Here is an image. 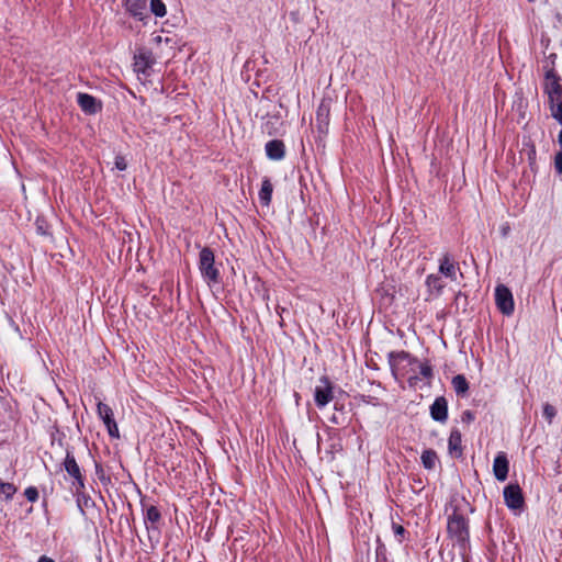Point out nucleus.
I'll use <instances>...</instances> for the list:
<instances>
[{
    "label": "nucleus",
    "mask_w": 562,
    "mask_h": 562,
    "mask_svg": "<svg viewBox=\"0 0 562 562\" xmlns=\"http://www.w3.org/2000/svg\"><path fill=\"white\" fill-rule=\"evenodd\" d=\"M419 367V373L425 379H431L432 378V367L428 362L424 363H417Z\"/></svg>",
    "instance_id": "31"
},
{
    "label": "nucleus",
    "mask_w": 562,
    "mask_h": 562,
    "mask_svg": "<svg viewBox=\"0 0 562 562\" xmlns=\"http://www.w3.org/2000/svg\"><path fill=\"white\" fill-rule=\"evenodd\" d=\"M426 285L430 292H436L438 294L445 286L441 277L438 274H429L426 279Z\"/></svg>",
    "instance_id": "22"
},
{
    "label": "nucleus",
    "mask_w": 562,
    "mask_h": 562,
    "mask_svg": "<svg viewBox=\"0 0 562 562\" xmlns=\"http://www.w3.org/2000/svg\"><path fill=\"white\" fill-rule=\"evenodd\" d=\"M554 167L559 173H562V151L555 155Z\"/></svg>",
    "instance_id": "37"
},
{
    "label": "nucleus",
    "mask_w": 562,
    "mask_h": 562,
    "mask_svg": "<svg viewBox=\"0 0 562 562\" xmlns=\"http://www.w3.org/2000/svg\"><path fill=\"white\" fill-rule=\"evenodd\" d=\"M75 495L77 497V505L81 514H85V507H89L93 505V501L91 497L82 492V490H75Z\"/></svg>",
    "instance_id": "23"
},
{
    "label": "nucleus",
    "mask_w": 562,
    "mask_h": 562,
    "mask_svg": "<svg viewBox=\"0 0 562 562\" xmlns=\"http://www.w3.org/2000/svg\"><path fill=\"white\" fill-rule=\"evenodd\" d=\"M37 562H56V561L53 560L52 558L47 557V555H41L38 558Z\"/></svg>",
    "instance_id": "39"
},
{
    "label": "nucleus",
    "mask_w": 562,
    "mask_h": 562,
    "mask_svg": "<svg viewBox=\"0 0 562 562\" xmlns=\"http://www.w3.org/2000/svg\"><path fill=\"white\" fill-rule=\"evenodd\" d=\"M97 413H98L99 417L103 420V423L108 429L109 436L112 438H119L120 431H119L117 424L114 419V414H113L112 408L108 404L99 402L97 404Z\"/></svg>",
    "instance_id": "8"
},
{
    "label": "nucleus",
    "mask_w": 562,
    "mask_h": 562,
    "mask_svg": "<svg viewBox=\"0 0 562 562\" xmlns=\"http://www.w3.org/2000/svg\"><path fill=\"white\" fill-rule=\"evenodd\" d=\"M36 232L40 235H50L52 224L46 220L43 214L37 215L35 220Z\"/></svg>",
    "instance_id": "24"
},
{
    "label": "nucleus",
    "mask_w": 562,
    "mask_h": 562,
    "mask_svg": "<svg viewBox=\"0 0 562 562\" xmlns=\"http://www.w3.org/2000/svg\"><path fill=\"white\" fill-rule=\"evenodd\" d=\"M392 529H393V532H394L395 537H397L398 542H402L403 538H404V536L406 533L405 528L402 525L393 522Z\"/></svg>",
    "instance_id": "33"
},
{
    "label": "nucleus",
    "mask_w": 562,
    "mask_h": 562,
    "mask_svg": "<svg viewBox=\"0 0 562 562\" xmlns=\"http://www.w3.org/2000/svg\"><path fill=\"white\" fill-rule=\"evenodd\" d=\"M439 272L445 277L456 280L457 279V267L449 254H445L439 260Z\"/></svg>",
    "instance_id": "14"
},
{
    "label": "nucleus",
    "mask_w": 562,
    "mask_h": 562,
    "mask_svg": "<svg viewBox=\"0 0 562 562\" xmlns=\"http://www.w3.org/2000/svg\"><path fill=\"white\" fill-rule=\"evenodd\" d=\"M495 303L502 314L509 316L514 313L513 293L505 284H498L495 288Z\"/></svg>",
    "instance_id": "5"
},
{
    "label": "nucleus",
    "mask_w": 562,
    "mask_h": 562,
    "mask_svg": "<svg viewBox=\"0 0 562 562\" xmlns=\"http://www.w3.org/2000/svg\"><path fill=\"white\" fill-rule=\"evenodd\" d=\"M16 492V487L12 483L3 482L0 479V497L3 496L7 501L11 499Z\"/></svg>",
    "instance_id": "25"
},
{
    "label": "nucleus",
    "mask_w": 562,
    "mask_h": 562,
    "mask_svg": "<svg viewBox=\"0 0 562 562\" xmlns=\"http://www.w3.org/2000/svg\"><path fill=\"white\" fill-rule=\"evenodd\" d=\"M335 413L329 417V422L336 426H345L348 424V412L345 409L344 404L335 403Z\"/></svg>",
    "instance_id": "17"
},
{
    "label": "nucleus",
    "mask_w": 562,
    "mask_h": 562,
    "mask_svg": "<svg viewBox=\"0 0 562 562\" xmlns=\"http://www.w3.org/2000/svg\"><path fill=\"white\" fill-rule=\"evenodd\" d=\"M447 532L449 538L456 541L460 548L465 549L470 541L469 519L459 513L458 509H454L448 517Z\"/></svg>",
    "instance_id": "1"
},
{
    "label": "nucleus",
    "mask_w": 562,
    "mask_h": 562,
    "mask_svg": "<svg viewBox=\"0 0 562 562\" xmlns=\"http://www.w3.org/2000/svg\"><path fill=\"white\" fill-rule=\"evenodd\" d=\"M266 153L270 159L279 160L284 157V144L282 140L273 139L266 144Z\"/></svg>",
    "instance_id": "16"
},
{
    "label": "nucleus",
    "mask_w": 562,
    "mask_h": 562,
    "mask_svg": "<svg viewBox=\"0 0 562 562\" xmlns=\"http://www.w3.org/2000/svg\"><path fill=\"white\" fill-rule=\"evenodd\" d=\"M558 142H559V145L562 147V128H561V132L559 133Z\"/></svg>",
    "instance_id": "41"
},
{
    "label": "nucleus",
    "mask_w": 562,
    "mask_h": 562,
    "mask_svg": "<svg viewBox=\"0 0 562 562\" xmlns=\"http://www.w3.org/2000/svg\"><path fill=\"white\" fill-rule=\"evenodd\" d=\"M160 518H161L160 512L156 506L151 505V506L147 507L146 517H145V519L147 521H149L151 524H156L160 520Z\"/></svg>",
    "instance_id": "29"
},
{
    "label": "nucleus",
    "mask_w": 562,
    "mask_h": 562,
    "mask_svg": "<svg viewBox=\"0 0 562 562\" xmlns=\"http://www.w3.org/2000/svg\"><path fill=\"white\" fill-rule=\"evenodd\" d=\"M551 115L562 124V99L550 103Z\"/></svg>",
    "instance_id": "30"
},
{
    "label": "nucleus",
    "mask_w": 562,
    "mask_h": 562,
    "mask_svg": "<svg viewBox=\"0 0 562 562\" xmlns=\"http://www.w3.org/2000/svg\"><path fill=\"white\" fill-rule=\"evenodd\" d=\"M125 10L135 19L145 22L149 18L147 0H124Z\"/></svg>",
    "instance_id": "10"
},
{
    "label": "nucleus",
    "mask_w": 562,
    "mask_h": 562,
    "mask_svg": "<svg viewBox=\"0 0 562 562\" xmlns=\"http://www.w3.org/2000/svg\"><path fill=\"white\" fill-rule=\"evenodd\" d=\"M329 119V109L326 104L322 103L318 106L316 120L319 123V126L324 125L327 126Z\"/></svg>",
    "instance_id": "26"
},
{
    "label": "nucleus",
    "mask_w": 562,
    "mask_h": 562,
    "mask_svg": "<svg viewBox=\"0 0 562 562\" xmlns=\"http://www.w3.org/2000/svg\"><path fill=\"white\" fill-rule=\"evenodd\" d=\"M114 165H115V168L119 170H125L127 168V164L123 156H116Z\"/></svg>",
    "instance_id": "36"
},
{
    "label": "nucleus",
    "mask_w": 562,
    "mask_h": 562,
    "mask_svg": "<svg viewBox=\"0 0 562 562\" xmlns=\"http://www.w3.org/2000/svg\"><path fill=\"white\" fill-rule=\"evenodd\" d=\"M499 233H501V236L506 238L509 233H510V225L509 223H503L501 226H499Z\"/></svg>",
    "instance_id": "38"
},
{
    "label": "nucleus",
    "mask_w": 562,
    "mask_h": 562,
    "mask_svg": "<svg viewBox=\"0 0 562 562\" xmlns=\"http://www.w3.org/2000/svg\"><path fill=\"white\" fill-rule=\"evenodd\" d=\"M387 361L392 375L397 381L408 373V367L418 363V359L405 350L389 352Z\"/></svg>",
    "instance_id": "3"
},
{
    "label": "nucleus",
    "mask_w": 562,
    "mask_h": 562,
    "mask_svg": "<svg viewBox=\"0 0 562 562\" xmlns=\"http://www.w3.org/2000/svg\"><path fill=\"white\" fill-rule=\"evenodd\" d=\"M422 463L426 470H434L438 462L437 452L432 449H426L422 453Z\"/></svg>",
    "instance_id": "20"
},
{
    "label": "nucleus",
    "mask_w": 562,
    "mask_h": 562,
    "mask_svg": "<svg viewBox=\"0 0 562 562\" xmlns=\"http://www.w3.org/2000/svg\"><path fill=\"white\" fill-rule=\"evenodd\" d=\"M417 380H418V376L414 375V376H409L408 382L411 385H414V384H416Z\"/></svg>",
    "instance_id": "40"
},
{
    "label": "nucleus",
    "mask_w": 562,
    "mask_h": 562,
    "mask_svg": "<svg viewBox=\"0 0 562 562\" xmlns=\"http://www.w3.org/2000/svg\"><path fill=\"white\" fill-rule=\"evenodd\" d=\"M448 451L453 458L460 459L463 456L462 434L459 429L453 428L448 439Z\"/></svg>",
    "instance_id": "12"
},
{
    "label": "nucleus",
    "mask_w": 562,
    "mask_h": 562,
    "mask_svg": "<svg viewBox=\"0 0 562 562\" xmlns=\"http://www.w3.org/2000/svg\"><path fill=\"white\" fill-rule=\"evenodd\" d=\"M334 398V385L327 375L319 378V384L314 390V401L318 408L325 407Z\"/></svg>",
    "instance_id": "4"
},
{
    "label": "nucleus",
    "mask_w": 562,
    "mask_h": 562,
    "mask_svg": "<svg viewBox=\"0 0 562 562\" xmlns=\"http://www.w3.org/2000/svg\"><path fill=\"white\" fill-rule=\"evenodd\" d=\"M557 414H558L557 408L553 405H551L549 403L543 404L542 416L549 425H551L553 423V419L555 418Z\"/></svg>",
    "instance_id": "28"
},
{
    "label": "nucleus",
    "mask_w": 562,
    "mask_h": 562,
    "mask_svg": "<svg viewBox=\"0 0 562 562\" xmlns=\"http://www.w3.org/2000/svg\"><path fill=\"white\" fill-rule=\"evenodd\" d=\"M199 270L209 285L221 282V273L215 266L214 251L210 247H203L199 254Z\"/></svg>",
    "instance_id": "2"
},
{
    "label": "nucleus",
    "mask_w": 562,
    "mask_h": 562,
    "mask_svg": "<svg viewBox=\"0 0 562 562\" xmlns=\"http://www.w3.org/2000/svg\"><path fill=\"white\" fill-rule=\"evenodd\" d=\"M475 419V414L470 411V409H467L464 411L462 414H461V422L464 423V424H471L473 420Z\"/></svg>",
    "instance_id": "35"
},
{
    "label": "nucleus",
    "mask_w": 562,
    "mask_h": 562,
    "mask_svg": "<svg viewBox=\"0 0 562 562\" xmlns=\"http://www.w3.org/2000/svg\"><path fill=\"white\" fill-rule=\"evenodd\" d=\"M24 495L27 498V501L32 502V503H34L38 499V491L34 486H30V487L25 488Z\"/></svg>",
    "instance_id": "32"
},
{
    "label": "nucleus",
    "mask_w": 562,
    "mask_h": 562,
    "mask_svg": "<svg viewBox=\"0 0 562 562\" xmlns=\"http://www.w3.org/2000/svg\"><path fill=\"white\" fill-rule=\"evenodd\" d=\"M272 191H273L272 183L270 182L269 179L265 178L262 180L261 189L259 191V200H260L262 207H266L269 205V203L271 201Z\"/></svg>",
    "instance_id": "19"
},
{
    "label": "nucleus",
    "mask_w": 562,
    "mask_h": 562,
    "mask_svg": "<svg viewBox=\"0 0 562 562\" xmlns=\"http://www.w3.org/2000/svg\"><path fill=\"white\" fill-rule=\"evenodd\" d=\"M504 501L508 508L520 509L524 506V496L518 484H509L504 488Z\"/></svg>",
    "instance_id": "9"
},
{
    "label": "nucleus",
    "mask_w": 562,
    "mask_h": 562,
    "mask_svg": "<svg viewBox=\"0 0 562 562\" xmlns=\"http://www.w3.org/2000/svg\"><path fill=\"white\" fill-rule=\"evenodd\" d=\"M560 77L554 69H549L546 72L544 90L549 95V103H553L562 99V85Z\"/></svg>",
    "instance_id": "7"
},
{
    "label": "nucleus",
    "mask_w": 562,
    "mask_h": 562,
    "mask_svg": "<svg viewBox=\"0 0 562 562\" xmlns=\"http://www.w3.org/2000/svg\"><path fill=\"white\" fill-rule=\"evenodd\" d=\"M63 467L65 471L72 477V486L75 490H83L85 488V477L81 473V469L77 463L75 456L72 452L67 450L66 457L63 462Z\"/></svg>",
    "instance_id": "6"
},
{
    "label": "nucleus",
    "mask_w": 562,
    "mask_h": 562,
    "mask_svg": "<svg viewBox=\"0 0 562 562\" xmlns=\"http://www.w3.org/2000/svg\"><path fill=\"white\" fill-rule=\"evenodd\" d=\"M430 416L435 422L446 423L448 419V401L445 396H438L430 405Z\"/></svg>",
    "instance_id": "11"
},
{
    "label": "nucleus",
    "mask_w": 562,
    "mask_h": 562,
    "mask_svg": "<svg viewBox=\"0 0 562 562\" xmlns=\"http://www.w3.org/2000/svg\"><path fill=\"white\" fill-rule=\"evenodd\" d=\"M160 40H161V37H160V36H157V37H156V42H159Z\"/></svg>",
    "instance_id": "42"
},
{
    "label": "nucleus",
    "mask_w": 562,
    "mask_h": 562,
    "mask_svg": "<svg viewBox=\"0 0 562 562\" xmlns=\"http://www.w3.org/2000/svg\"><path fill=\"white\" fill-rule=\"evenodd\" d=\"M451 384L458 395H464L469 390V383L462 374L453 376Z\"/></svg>",
    "instance_id": "21"
},
{
    "label": "nucleus",
    "mask_w": 562,
    "mask_h": 562,
    "mask_svg": "<svg viewBox=\"0 0 562 562\" xmlns=\"http://www.w3.org/2000/svg\"><path fill=\"white\" fill-rule=\"evenodd\" d=\"M150 11L158 18H162L167 13V9L162 0H151L150 1Z\"/></svg>",
    "instance_id": "27"
},
{
    "label": "nucleus",
    "mask_w": 562,
    "mask_h": 562,
    "mask_svg": "<svg viewBox=\"0 0 562 562\" xmlns=\"http://www.w3.org/2000/svg\"><path fill=\"white\" fill-rule=\"evenodd\" d=\"M509 462L506 453L499 452L493 463V472L497 481H505L508 475Z\"/></svg>",
    "instance_id": "13"
},
{
    "label": "nucleus",
    "mask_w": 562,
    "mask_h": 562,
    "mask_svg": "<svg viewBox=\"0 0 562 562\" xmlns=\"http://www.w3.org/2000/svg\"><path fill=\"white\" fill-rule=\"evenodd\" d=\"M78 103L82 111L89 114H94L100 110V105L98 104L95 98L87 93L78 94Z\"/></svg>",
    "instance_id": "15"
},
{
    "label": "nucleus",
    "mask_w": 562,
    "mask_h": 562,
    "mask_svg": "<svg viewBox=\"0 0 562 562\" xmlns=\"http://www.w3.org/2000/svg\"><path fill=\"white\" fill-rule=\"evenodd\" d=\"M375 562H389L386 557V549L383 544L376 548V560Z\"/></svg>",
    "instance_id": "34"
},
{
    "label": "nucleus",
    "mask_w": 562,
    "mask_h": 562,
    "mask_svg": "<svg viewBox=\"0 0 562 562\" xmlns=\"http://www.w3.org/2000/svg\"><path fill=\"white\" fill-rule=\"evenodd\" d=\"M151 66V59L148 53L140 52L134 57V69L137 72L145 74Z\"/></svg>",
    "instance_id": "18"
}]
</instances>
